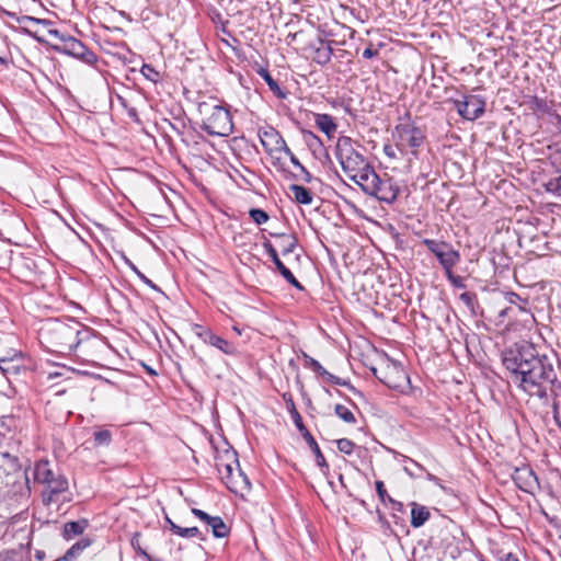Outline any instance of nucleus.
Segmentation results:
<instances>
[{"instance_id": "1", "label": "nucleus", "mask_w": 561, "mask_h": 561, "mask_svg": "<svg viewBox=\"0 0 561 561\" xmlns=\"http://www.w3.org/2000/svg\"><path fill=\"white\" fill-rule=\"evenodd\" d=\"M556 356L540 354L533 343L522 341L506 348L502 362L511 380L524 392L540 399L557 397L561 382L554 368Z\"/></svg>"}, {"instance_id": "2", "label": "nucleus", "mask_w": 561, "mask_h": 561, "mask_svg": "<svg viewBox=\"0 0 561 561\" xmlns=\"http://www.w3.org/2000/svg\"><path fill=\"white\" fill-rule=\"evenodd\" d=\"M39 343L50 353L73 355L93 363L103 348V341L92 329L72 318H48L38 328Z\"/></svg>"}, {"instance_id": "3", "label": "nucleus", "mask_w": 561, "mask_h": 561, "mask_svg": "<svg viewBox=\"0 0 561 561\" xmlns=\"http://www.w3.org/2000/svg\"><path fill=\"white\" fill-rule=\"evenodd\" d=\"M34 480L43 486L42 502L49 506L58 501H70L65 494L69 491V481L67 477L60 472L58 467L48 459H39L34 465Z\"/></svg>"}, {"instance_id": "4", "label": "nucleus", "mask_w": 561, "mask_h": 561, "mask_svg": "<svg viewBox=\"0 0 561 561\" xmlns=\"http://www.w3.org/2000/svg\"><path fill=\"white\" fill-rule=\"evenodd\" d=\"M335 157L342 170L357 185L364 180L365 174H369L374 169L368 160L354 148L353 140L346 136L337 139Z\"/></svg>"}, {"instance_id": "5", "label": "nucleus", "mask_w": 561, "mask_h": 561, "mask_svg": "<svg viewBox=\"0 0 561 561\" xmlns=\"http://www.w3.org/2000/svg\"><path fill=\"white\" fill-rule=\"evenodd\" d=\"M358 186L366 195L389 205L393 204L401 193V185L394 178L388 173L378 174L375 169L365 174Z\"/></svg>"}, {"instance_id": "6", "label": "nucleus", "mask_w": 561, "mask_h": 561, "mask_svg": "<svg viewBox=\"0 0 561 561\" xmlns=\"http://www.w3.org/2000/svg\"><path fill=\"white\" fill-rule=\"evenodd\" d=\"M198 112L203 116L202 129L208 135L227 137L232 133L231 114L222 105L202 102Z\"/></svg>"}, {"instance_id": "7", "label": "nucleus", "mask_w": 561, "mask_h": 561, "mask_svg": "<svg viewBox=\"0 0 561 561\" xmlns=\"http://www.w3.org/2000/svg\"><path fill=\"white\" fill-rule=\"evenodd\" d=\"M227 462H217V471L222 482L234 494H242L251 490V482L240 469L236 451L226 450Z\"/></svg>"}, {"instance_id": "8", "label": "nucleus", "mask_w": 561, "mask_h": 561, "mask_svg": "<svg viewBox=\"0 0 561 561\" xmlns=\"http://www.w3.org/2000/svg\"><path fill=\"white\" fill-rule=\"evenodd\" d=\"M373 375L390 389H402L409 382V376L401 363L387 357L379 367L370 368Z\"/></svg>"}, {"instance_id": "9", "label": "nucleus", "mask_w": 561, "mask_h": 561, "mask_svg": "<svg viewBox=\"0 0 561 561\" xmlns=\"http://www.w3.org/2000/svg\"><path fill=\"white\" fill-rule=\"evenodd\" d=\"M422 243L427 250L435 255L444 273L453 270L460 261L459 251L455 250L453 245L446 241H438L434 239H423Z\"/></svg>"}, {"instance_id": "10", "label": "nucleus", "mask_w": 561, "mask_h": 561, "mask_svg": "<svg viewBox=\"0 0 561 561\" xmlns=\"http://www.w3.org/2000/svg\"><path fill=\"white\" fill-rule=\"evenodd\" d=\"M192 330L205 344L216 347L221 353L232 357L240 355V351L234 343L215 334L209 328L201 324H194Z\"/></svg>"}, {"instance_id": "11", "label": "nucleus", "mask_w": 561, "mask_h": 561, "mask_svg": "<svg viewBox=\"0 0 561 561\" xmlns=\"http://www.w3.org/2000/svg\"><path fill=\"white\" fill-rule=\"evenodd\" d=\"M289 402H290L289 412H290L291 419H293L297 430L299 431V433L301 434V436L304 437V439L306 440V443L312 450V453L316 457V462L320 467L321 471L323 473H327L329 471V465H328L318 443L316 442L312 434L305 426V424L302 422V417H301L300 413L297 411L294 401L290 400Z\"/></svg>"}, {"instance_id": "12", "label": "nucleus", "mask_w": 561, "mask_h": 561, "mask_svg": "<svg viewBox=\"0 0 561 561\" xmlns=\"http://www.w3.org/2000/svg\"><path fill=\"white\" fill-rule=\"evenodd\" d=\"M454 105L458 114L468 121L481 117L485 111V101L479 95H465L463 100H455Z\"/></svg>"}, {"instance_id": "13", "label": "nucleus", "mask_w": 561, "mask_h": 561, "mask_svg": "<svg viewBox=\"0 0 561 561\" xmlns=\"http://www.w3.org/2000/svg\"><path fill=\"white\" fill-rule=\"evenodd\" d=\"M397 145L401 150L419 148L425 138L421 128L411 124H401L396 127Z\"/></svg>"}, {"instance_id": "14", "label": "nucleus", "mask_w": 561, "mask_h": 561, "mask_svg": "<svg viewBox=\"0 0 561 561\" xmlns=\"http://www.w3.org/2000/svg\"><path fill=\"white\" fill-rule=\"evenodd\" d=\"M61 50L88 65H94L98 61L95 53L88 48L81 41L72 36L62 38Z\"/></svg>"}, {"instance_id": "15", "label": "nucleus", "mask_w": 561, "mask_h": 561, "mask_svg": "<svg viewBox=\"0 0 561 561\" xmlns=\"http://www.w3.org/2000/svg\"><path fill=\"white\" fill-rule=\"evenodd\" d=\"M263 248L265 252L270 255L273 263L275 264L276 270L279 272V274L294 287H296L299 290H304L305 287L301 285V283L294 276V274L285 266V264L280 261L278 253L274 245L266 240L263 242Z\"/></svg>"}, {"instance_id": "16", "label": "nucleus", "mask_w": 561, "mask_h": 561, "mask_svg": "<svg viewBox=\"0 0 561 561\" xmlns=\"http://www.w3.org/2000/svg\"><path fill=\"white\" fill-rule=\"evenodd\" d=\"M259 137L263 148L271 157H274L275 153H280V148L284 145L285 139L278 130L273 127H268L260 130Z\"/></svg>"}, {"instance_id": "17", "label": "nucleus", "mask_w": 561, "mask_h": 561, "mask_svg": "<svg viewBox=\"0 0 561 561\" xmlns=\"http://www.w3.org/2000/svg\"><path fill=\"white\" fill-rule=\"evenodd\" d=\"M513 480L525 492H530L538 483L535 472L529 467L517 468L513 473Z\"/></svg>"}, {"instance_id": "18", "label": "nucleus", "mask_w": 561, "mask_h": 561, "mask_svg": "<svg viewBox=\"0 0 561 561\" xmlns=\"http://www.w3.org/2000/svg\"><path fill=\"white\" fill-rule=\"evenodd\" d=\"M528 108L533 111V113L537 117H542L543 115L552 114L553 107H560L561 103H556L554 101H548L546 99L534 95L527 102Z\"/></svg>"}, {"instance_id": "19", "label": "nucleus", "mask_w": 561, "mask_h": 561, "mask_svg": "<svg viewBox=\"0 0 561 561\" xmlns=\"http://www.w3.org/2000/svg\"><path fill=\"white\" fill-rule=\"evenodd\" d=\"M15 271L25 282H34L37 276V262L32 257H22L15 262Z\"/></svg>"}, {"instance_id": "20", "label": "nucleus", "mask_w": 561, "mask_h": 561, "mask_svg": "<svg viewBox=\"0 0 561 561\" xmlns=\"http://www.w3.org/2000/svg\"><path fill=\"white\" fill-rule=\"evenodd\" d=\"M500 322L505 319L510 321L519 319L524 324L534 321V316L529 310H523L519 307H506L499 312Z\"/></svg>"}, {"instance_id": "21", "label": "nucleus", "mask_w": 561, "mask_h": 561, "mask_svg": "<svg viewBox=\"0 0 561 561\" xmlns=\"http://www.w3.org/2000/svg\"><path fill=\"white\" fill-rule=\"evenodd\" d=\"M311 48L313 50V61L321 66L330 62L333 55V48L331 47L330 43H325L323 39L319 38L318 44L311 45Z\"/></svg>"}, {"instance_id": "22", "label": "nucleus", "mask_w": 561, "mask_h": 561, "mask_svg": "<svg viewBox=\"0 0 561 561\" xmlns=\"http://www.w3.org/2000/svg\"><path fill=\"white\" fill-rule=\"evenodd\" d=\"M431 517L430 510L415 502L411 503V526L414 528L422 527Z\"/></svg>"}, {"instance_id": "23", "label": "nucleus", "mask_w": 561, "mask_h": 561, "mask_svg": "<svg viewBox=\"0 0 561 561\" xmlns=\"http://www.w3.org/2000/svg\"><path fill=\"white\" fill-rule=\"evenodd\" d=\"M316 126L324 133L329 138H332L337 129L334 118L329 114H314Z\"/></svg>"}, {"instance_id": "24", "label": "nucleus", "mask_w": 561, "mask_h": 561, "mask_svg": "<svg viewBox=\"0 0 561 561\" xmlns=\"http://www.w3.org/2000/svg\"><path fill=\"white\" fill-rule=\"evenodd\" d=\"M459 299L465 304L472 316H483V309L478 301V296L476 293L465 291L460 294Z\"/></svg>"}, {"instance_id": "25", "label": "nucleus", "mask_w": 561, "mask_h": 561, "mask_svg": "<svg viewBox=\"0 0 561 561\" xmlns=\"http://www.w3.org/2000/svg\"><path fill=\"white\" fill-rule=\"evenodd\" d=\"M290 192L294 195V199L302 205H310L313 201L312 193L302 185L293 184L289 186Z\"/></svg>"}, {"instance_id": "26", "label": "nucleus", "mask_w": 561, "mask_h": 561, "mask_svg": "<svg viewBox=\"0 0 561 561\" xmlns=\"http://www.w3.org/2000/svg\"><path fill=\"white\" fill-rule=\"evenodd\" d=\"M272 237H276L282 240L280 248L282 254L288 255L293 253L298 244V240L294 234L287 233H271Z\"/></svg>"}, {"instance_id": "27", "label": "nucleus", "mask_w": 561, "mask_h": 561, "mask_svg": "<svg viewBox=\"0 0 561 561\" xmlns=\"http://www.w3.org/2000/svg\"><path fill=\"white\" fill-rule=\"evenodd\" d=\"M257 73L261 78L266 82L270 90L278 98L284 99L286 96L285 92L280 89L278 82L271 76L267 69L260 68Z\"/></svg>"}, {"instance_id": "28", "label": "nucleus", "mask_w": 561, "mask_h": 561, "mask_svg": "<svg viewBox=\"0 0 561 561\" xmlns=\"http://www.w3.org/2000/svg\"><path fill=\"white\" fill-rule=\"evenodd\" d=\"M19 356L18 352L12 350L7 355L0 354V369L3 373H18V366L13 364L14 359Z\"/></svg>"}, {"instance_id": "29", "label": "nucleus", "mask_w": 561, "mask_h": 561, "mask_svg": "<svg viewBox=\"0 0 561 561\" xmlns=\"http://www.w3.org/2000/svg\"><path fill=\"white\" fill-rule=\"evenodd\" d=\"M211 531L216 538H225L229 535L230 528L225 524L221 517L216 516L211 524Z\"/></svg>"}, {"instance_id": "30", "label": "nucleus", "mask_w": 561, "mask_h": 561, "mask_svg": "<svg viewBox=\"0 0 561 561\" xmlns=\"http://www.w3.org/2000/svg\"><path fill=\"white\" fill-rule=\"evenodd\" d=\"M334 413L337 417L343 420L347 424H355L356 417L354 413L345 405L343 404H336L334 407Z\"/></svg>"}, {"instance_id": "31", "label": "nucleus", "mask_w": 561, "mask_h": 561, "mask_svg": "<svg viewBox=\"0 0 561 561\" xmlns=\"http://www.w3.org/2000/svg\"><path fill=\"white\" fill-rule=\"evenodd\" d=\"M140 538H141V534L140 533H135L133 535L131 540H130V545H131L133 549L140 557H142L146 561H160L158 559L152 558L150 554L147 553L146 550L142 549V547L140 545Z\"/></svg>"}, {"instance_id": "32", "label": "nucleus", "mask_w": 561, "mask_h": 561, "mask_svg": "<svg viewBox=\"0 0 561 561\" xmlns=\"http://www.w3.org/2000/svg\"><path fill=\"white\" fill-rule=\"evenodd\" d=\"M505 299L510 304L508 307H519L523 310H529L527 308L528 306V299L522 298L518 294L508 291L505 294Z\"/></svg>"}, {"instance_id": "33", "label": "nucleus", "mask_w": 561, "mask_h": 561, "mask_svg": "<svg viewBox=\"0 0 561 561\" xmlns=\"http://www.w3.org/2000/svg\"><path fill=\"white\" fill-rule=\"evenodd\" d=\"M94 446H108L112 442V433L108 430L100 428L93 434Z\"/></svg>"}, {"instance_id": "34", "label": "nucleus", "mask_w": 561, "mask_h": 561, "mask_svg": "<svg viewBox=\"0 0 561 561\" xmlns=\"http://www.w3.org/2000/svg\"><path fill=\"white\" fill-rule=\"evenodd\" d=\"M172 533L183 538L201 537V531L197 527L183 528L179 525H173Z\"/></svg>"}, {"instance_id": "35", "label": "nucleus", "mask_w": 561, "mask_h": 561, "mask_svg": "<svg viewBox=\"0 0 561 561\" xmlns=\"http://www.w3.org/2000/svg\"><path fill=\"white\" fill-rule=\"evenodd\" d=\"M141 75L149 81L157 83L161 80V75L151 65L144 64L140 69Z\"/></svg>"}, {"instance_id": "36", "label": "nucleus", "mask_w": 561, "mask_h": 561, "mask_svg": "<svg viewBox=\"0 0 561 561\" xmlns=\"http://www.w3.org/2000/svg\"><path fill=\"white\" fill-rule=\"evenodd\" d=\"M64 531L67 537L78 536L84 531V525L80 522H68L64 526Z\"/></svg>"}, {"instance_id": "37", "label": "nucleus", "mask_w": 561, "mask_h": 561, "mask_svg": "<svg viewBox=\"0 0 561 561\" xmlns=\"http://www.w3.org/2000/svg\"><path fill=\"white\" fill-rule=\"evenodd\" d=\"M335 443L339 451L345 455H352L357 448L356 444L348 438H340Z\"/></svg>"}, {"instance_id": "38", "label": "nucleus", "mask_w": 561, "mask_h": 561, "mask_svg": "<svg viewBox=\"0 0 561 561\" xmlns=\"http://www.w3.org/2000/svg\"><path fill=\"white\" fill-rule=\"evenodd\" d=\"M249 216L256 225H263L267 222L270 219L268 214L260 208H251L249 210Z\"/></svg>"}, {"instance_id": "39", "label": "nucleus", "mask_w": 561, "mask_h": 561, "mask_svg": "<svg viewBox=\"0 0 561 561\" xmlns=\"http://www.w3.org/2000/svg\"><path fill=\"white\" fill-rule=\"evenodd\" d=\"M304 358L306 366L312 369L313 373H316L318 376L322 378L327 369L317 359L307 354H304Z\"/></svg>"}, {"instance_id": "40", "label": "nucleus", "mask_w": 561, "mask_h": 561, "mask_svg": "<svg viewBox=\"0 0 561 561\" xmlns=\"http://www.w3.org/2000/svg\"><path fill=\"white\" fill-rule=\"evenodd\" d=\"M129 267L131 268V271L146 284L148 285L150 288L154 289V290H158L160 291V288L151 280L149 279L145 274H142L138 268L137 266L130 262V261H127Z\"/></svg>"}, {"instance_id": "41", "label": "nucleus", "mask_w": 561, "mask_h": 561, "mask_svg": "<svg viewBox=\"0 0 561 561\" xmlns=\"http://www.w3.org/2000/svg\"><path fill=\"white\" fill-rule=\"evenodd\" d=\"M445 276L455 288H466L465 278L462 276L456 275L453 270L445 273Z\"/></svg>"}, {"instance_id": "42", "label": "nucleus", "mask_w": 561, "mask_h": 561, "mask_svg": "<svg viewBox=\"0 0 561 561\" xmlns=\"http://www.w3.org/2000/svg\"><path fill=\"white\" fill-rule=\"evenodd\" d=\"M0 561H28L22 553L16 551H5L0 553Z\"/></svg>"}, {"instance_id": "43", "label": "nucleus", "mask_w": 561, "mask_h": 561, "mask_svg": "<svg viewBox=\"0 0 561 561\" xmlns=\"http://www.w3.org/2000/svg\"><path fill=\"white\" fill-rule=\"evenodd\" d=\"M322 379L329 383H332V385H339V386H350V383L344 380V379H341L340 377L331 374L330 371L325 370L323 376H322Z\"/></svg>"}, {"instance_id": "44", "label": "nucleus", "mask_w": 561, "mask_h": 561, "mask_svg": "<svg viewBox=\"0 0 561 561\" xmlns=\"http://www.w3.org/2000/svg\"><path fill=\"white\" fill-rule=\"evenodd\" d=\"M547 191L561 197V175L547 183Z\"/></svg>"}, {"instance_id": "45", "label": "nucleus", "mask_w": 561, "mask_h": 561, "mask_svg": "<svg viewBox=\"0 0 561 561\" xmlns=\"http://www.w3.org/2000/svg\"><path fill=\"white\" fill-rule=\"evenodd\" d=\"M375 485H376V491H377V494H378L380 501L383 504L389 503V497H391V496L388 494L383 482L378 480V481H376Z\"/></svg>"}, {"instance_id": "46", "label": "nucleus", "mask_w": 561, "mask_h": 561, "mask_svg": "<svg viewBox=\"0 0 561 561\" xmlns=\"http://www.w3.org/2000/svg\"><path fill=\"white\" fill-rule=\"evenodd\" d=\"M304 137L309 147L321 146V139L312 131H304Z\"/></svg>"}, {"instance_id": "47", "label": "nucleus", "mask_w": 561, "mask_h": 561, "mask_svg": "<svg viewBox=\"0 0 561 561\" xmlns=\"http://www.w3.org/2000/svg\"><path fill=\"white\" fill-rule=\"evenodd\" d=\"M16 22L19 24H27V23H36V24L44 23V24H46L47 23L46 20L33 18V16H30V15L19 16V18H16Z\"/></svg>"}, {"instance_id": "48", "label": "nucleus", "mask_w": 561, "mask_h": 561, "mask_svg": "<svg viewBox=\"0 0 561 561\" xmlns=\"http://www.w3.org/2000/svg\"><path fill=\"white\" fill-rule=\"evenodd\" d=\"M497 560L499 561H519L518 557L513 552H497Z\"/></svg>"}, {"instance_id": "49", "label": "nucleus", "mask_w": 561, "mask_h": 561, "mask_svg": "<svg viewBox=\"0 0 561 561\" xmlns=\"http://www.w3.org/2000/svg\"><path fill=\"white\" fill-rule=\"evenodd\" d=\"M378 55V51L373 48V44L370 43L369 46L363 51V57L366 59H370Z\"/></svg>"}, {"instance_id": "50", "label": "nucleus", "mask_w": 561, "mask_h": 561, "mask_svg": "<svg viewBox=\"0 0 561 561\" xmlns=\"http://www.w3.org/2000/svg\"><path fill=\"white\" fill-rule=\"evenodd\" d=\"M389 503L391 504V508L393 511H397V512H400V513H402L404 511V506H403V504L401 502L396 501L392 497H389Z\"/></svg>"}, {"instance_id": "51", "label": "nucleus", "mask_w": 561, "mask_h": 561, "mask_svg": "<svg viewBox=\"0 0 561 561\" xmlns=\"http://www.w3.org/2000/svg\"><path fill=\"white\" fill-rule=\"evenodd\" d=\"M549 116L554 121L557 127L561 130V115L558 114L557 107L552 108V114H549Z\"/></svg>"}, {"instance_id": "52", "label": "nucleus", "mask_w": 561, "mask_h": 561, "mask_svg": "<svg viewBox=\"0 0 561 561\" xmlns=\"http://www.w3.org/2000/svg\"><path fill=\"white\" fill-rule=\"evenodd\" d=\"M549 116L554 121L557 127L561 130V115L558 114L557 107L552 108V114H549Z\"/></svg>"}, {"instance_id": "53", "label": "nucleus", "mask_w": 561, "mask_h": 561, "mask_svg": "<svg viewBox=\"0 0 561 561\" xmlns=\"http://www.w3.org/2000/svg\"><path fill=\"white\" fill-rule=\"evenodd\" d=\"M549 116L554 121L557 127L561 130V115L558 114L557 107L552 108V114H549Z\"/></svg>"}, {"instance_id": "54", "label": "nucleus", "mask_w": 561, "mask_h": 561, "mask_svg": "<svg viewBox=\"0 0 561 561\" xmlns=\"http://www.w3.org/2000/svg\"><path fill=\"white\" fill-rule=\"evenodd\" d=\"M192 513L201 520H204V518L207 516V513L199 508H192Z\"/></svg>"}, {"instance_id": "55", "label": "nucleus", "mask_w": 561, "mask_h": 561, "mask_svg": "<svg viewBox=\"0 0 561 561\" xmlns=\"http://www.w3.org/2000/svg\"><path fill=\"white\" fill-rule=\"evenodd\" d=\"M300 171H301V173L304 174V179H302V180H304L306 183H310V182L312 181V175L310 174V172H309L305 167H302V168L300 169Z\"/></svg>"}, {"instance_id": "56", "label": "nucleus", "mask_w": 561, "mask_h": 561, "mask_svg": "<svg viewBox=\"0 0 561 561\" xmlns=\"http://www.w3.org/2000/svg\"><path fill=\"white\" fill-rule=\"evenodd\" d=\"M280 152H284L289 159H291V157H294L295 154L293 153V151L289 149V147L287 146L286 141L284 142V145L282 146L280 148Z\"/></svg>"}, {"instance_id": "57", "label": "nucleus", "mask_w": 561, "mask_h": 561, "mask_svg": "<svg viewBox=\"0 0 561 561\" xmlns=\"http://www.w3.org/2000/svg\"><path fill=\"white\" fill-rule=\"evenodd\" d=\"M280 152H284L289 159H291V157H294L295 154L293 153V151L289 149V147L287 146L286 141L284 142V145L282 146L280 148Z\"/></svg>"}, {"instance_id": "58", "label": "nucleus", "mask_w": 561, "mask_h": 561, "mask_svg": "<svg viewBox=\"0 0 561 561\" xmlns=\"http://www.w3.org/2000/svg\"><path fill=\"white\" fill-rule=\"evenodd\" d=\"M280 152H284L289 159H291V157H294L295 154L293 153V151L289 149V147L287 146L286 141L284 142V145L282 146L280 148Z\"/></svg>"}, {"instance_id": "59", "label": "nucleus", "mask_w": 561, "mask_h": 561, "mask_svg": "<svg viewBox=\"0 0 561 561\" xmlns=\"http://www.w3.org/2000/svg\"><path fill=\"white\" fill-rule=\"evenodd\" d=\"M2 16H8L9 19L11 20H14L16 22V18H19V15L14 12H10V11H7V10H2V13H1Z\"/></svg>"}, {"instance_id": "60", "label": "nucleus", "mask_w": 561, "mask_h": 561, "mask_svg": "<svg viewBox=\"0 0 561 561\" xmlns=\"http://www.w3.org/2000/svg\"><path fill=\"white\" fill-rule=\"evenodd\" d=\"M34 557L37 561H44L46 558V553L43 550H36Z\"/></svg>"}, {"instance_id": "61", "label": "nucleus", "mask_w": 561, "mask_h": 561, "mask_svg": "<svg viewBox=\"0 0 561 561\" xmlns=\"http://www.w3.org/2000/svg\"><path fill=\"white\" fill-rule=\"evenodd\" d=\"M383 152H385L388 157H390V158H394V157H396V154H394V151H393L392 147H391V146H389V145H386V146L383 147Z\"/></svg>"}, {"instance_id": "62", "label": "nucleus", "mask_w": 561, "mask_h": 561, "mask_svg": "<svg viewBox=\"0 0 561 561\" xmlns=\"http://www.w3.org/2000/svg\"><path fill=\"white\" fill-rule=\"evenodd\" d=\"M274 159V162L273 164L277 168H283V162H282V158L278 156V153H275L274 157H272Z\"/></svg>"}, {"instance_id": "63", "label": "nucleus", "mask_w": 561, "mask_h": 561, "mask_svg": "<svg viewBox=\"0 0 561 561\" xmlns=\"http://www.w3.org/2000/svg\"><path fill=\"white\" fill-rule=\"evenodd\" d=\"M141 365H142V367L145 368V370H146L149 375H151V376H157V371H156L153 368H151L150 366L146 365L145 363H142Z\"/></svg>"}, {"instance_id": "64", "label": "nucleus", "mask_w": 561, "mask_h": 561, "mask_svg": "<svg viewBox=\"0 0 561 561\" xmlns=\"http://www.w3.org/2000/svg\"><path fill=\"white\" fill-rule=\"evenodd\" d=\"M290 162H291L295 167H297L299 170L304 167V165L300 163V161L297 159V157H296V156L291 157Z\"/></svg>"}]
</instances>
